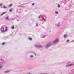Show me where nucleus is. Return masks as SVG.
<instances>
[{
  "label": "nucleus",
  "mask_w": 74,
  "mask_h": 74,
  "mask_svg": "<svg viewBox=\"0 0 74 74\" xmlns=\"http://www.w3.org/2000/svg\"><path fill=\"white\" fill-rule=\"evenodd\" d=\"M3 8H4V9H6V8H7V7H5V6H4L3 7Z\"/></svg>",
  "instance_id": "f8f14e48"
},
{
  "label": "nucleus",
  "mask_w": 74,
  "mask_h": 74,
  "mask_svg": "<svg viewBox=\"0 0 74 74\" xmlns=\"http://www.w3.org/2000/svg\"><path fill=\"white\" fill-rule=\"evenodd\" d=\"M2 5H3V4H0V7H1V6H2Z\"/></svg>",
  "instance_id": "f3484780"
},
{
  "label": "nucleus",
  "mask_w": 74,
  "mask_h": 74,
  "mask_svg": "<svg viewBox=\"0 0 74 74\" xmlns=\"http://www.w3.org/2000/svg\"><path fill=\"white\" fill-rule=\"evenodd\" d=\"M32 53H34V52H32Z\"/></svg>",
  "instance_id": "473e14b6"
},
{
  "label": "nucleus",
  "mask_w": 74,
  "mask_h": 74,
  "mask_svg": "<svg viewBox=\"0 0 74 74\" xmlns=\"http://www.w3.org/2000/svg\"><path fill=\"white\" fill-rule=\"evenodd\" d=\"M1 68H2V66H0V69H1Z\"/></svg>",
  "instance_id": "bb28decb"
},
{
  "label": "nucleus",
  "mask_w": 74,
  "mask_h": 74,
  "mask_svg": "<svg viewBox=\"0 0 74 74\" xmlns=\"http://www.w3.org/2000/svg\"><path fill=\"white\" fill-rule=\"evenodd\" d=\"M5 28H6V29H7V27H5Z\"/></svg>",
  "instance_id": "2f4dec72"
},
{
  "label": "nucleus",
  "mask_w": 74,
  "mask_h": 74,
  "mask_svg": "<svg viewBox=\"0 0 74 74\" xmlns=\"http://www.w3.org/2000/svg\"><path fill=\"white\" fill-rule=\"evenodd\" d=\"M52 45V44L51 42L49 43H48L47 44V45L45 46L46 48H49V47L50 46H51V45Z\"/></svg>",
  "instance_id": "f03ea898"
},
{
  "label": "nucleus",
  "mask_w": 74,
  "mask_h": 74,
  "mask_svg": "<svg viewBox=\"0 0 74 74\" xmlns=\"http://www.w3.org/2000/svg\"><path fill=\"white\" fill-rule=\"evenodd\" d=\"M51 42V43L52 44V45H53V44H57L58 42H59V40L58 39H56L53 42Z\"/></svg>",
  "instance_id": "f257e3e1"
},
{
  "label": "nucleus",
  "mask_w": 74,
  "mask_h": 74,
  "mask_svg": "<svg viewBox=\"0 0 74 74\" xmlns=\"http://www.w3.org/2000/svg\"><path fill=\"white\" fill-rule=\"evenodd\" d=\"M34 54L36 56V54L35 53H34Z\"/></svg>",
  "instance_id": "7c9ffc66"
},
{
  "label": "nucleus",
  "mask_w": 74,
  "mask_h": 74,
  "mask_svg": "<svg viewBox=\"0 0 74 74\" xmlns=\"http://www.w3.org/2000/svg\"><path fill=\"white\" fill-rule=\"evenodd\" d=\"M69 40H67V42H69Z\"/></svg>",
  "instance_id": "cd10ccee"
},
{
  "label": "nucleus",
  "mask_w": 74,
  "mask_h": 74,
  "mask_svg": "<svg viewBox=\"0 0 74 74\" xmlns=\"http://www.w3.org/2000/svg\"><path fill=\"white\" fill-rule=\"evenodd\" d=\"M2 29H4V27H3V26H2Z\"/></svg>",
  "instance_id": "a878e982"
},
{
  "label": "nucleus",
  "mask_w": 74,
  "mask_h": 74,
  "mask_svg": "<svg viewBox=\"0 0 74 74\" xmlns=\"http://www.w3.org/2000/svg\"><path fill=\"white\" fill-rule=\"evenodd\" d=\"M67 35H64V38H66V37H67Z\"/></svg>",
  "instance_id": "0eeeda50"
},
{
  "label": "nucleus",
  "mask_w": 74,
  "mask_h": 74,
  "mask_svg": "<svg viewBox=\"0 0 74 74\" xmlns=\"http://www.w3.org/2000/svg\"><path fill=\"white\" fill-rule=\"evenodd\" d=\"M73 64H68V65H66V66L67 67H70V66H73Z\"/></svg>",
  "instance_id": "20e7f679"
},
{
  "label": "nucleus",
  "mask_w": 74,
  "mask_h": 74,
  "mask_svg": "<svg viewBox=\"0 0 74 74\" xmlns=\"http://www.w3.org/2000/svg\"><path fill=\"white\" fill-rule=\"evenodd\" d=\"M34 5V3L32 4V5Z\"/></svg>",
  "instance_id": "393cba45"
},
{
  "label": "nucleus",
  "mask_w": 74,
  "mask_h": 74,
  "mask_svg": "<svg viewBox=\"0 0 74 74\" xmlns=\"http://www.w3.org/2000/svg\"><path fill=\"white\" fill-rule=\"evenodd\" d=\"M5 19H7V20H8V19H9V18H8V17H6V18Z\"/></svg>",
  "instance_id": "4468645a"
},
{
  "label": "nucleus",
  "mask_w": 74,
  "mask_h": 74,
  "mask_svg": "<svg viewBox=\"0 0 74 74\" xmlns=\"http://www.w3.org/2000/svg\"><path fill=\"white\" fill-rule=\"evenodd\" d=\"M2 32H3V33L4 32H5V30H3V31H2Z\"/></svg>",
  "instance_id": "4be33fe9"
},
{
  "label": "nucleus",
  "mask_w": 74,
  "mask_h": 74,
  "mask_svg": "<svg viewBox=\"0 0 74 74\" xmlns=\"http://www.w3.org/2000/svg\"><path fill=\"white\" fill-rule=\"evenodd\" d=\"M10 71H5V73H8L9 72H10Z\"/></svg>",
  "instance_id": "423d86ee"
},
{
  "label": "nucleus",
  "mask_w": 74,
  "mask_h": 74,
  "mask_svg": "<svg viewBox=\"0 0 74 74\" xmlns=\"http://www.w3.org/2000/svg\"><path fill=\"white\" fill-rule=\"evenodd\" d=\"M60 5L58 4V7H60Z\"/></svg>",
  "instance_id": "a211bd4d"
},
{
  "label": "nucleus",
  "mask_w": 74,
  "mask_h": 74,
  "mask_svg": "<svg viewBox=\"0 0 74 74\" xmlns=\"http://www.w3.org/2000/svg\"><path fill=\"white\" fill-rule=\"evenodd\" d=\"M55 13H56V14H58V12H56Z\"/></svg>",
  "instance_id": "6ab92c4d"
},
{
  "label": "nucleus",
  "mask_w": 74,
  "mask_h": 74,
  "mask_svg": "<svg viewBox=\"0 0 74 74\" xmlns=\"http://www.w3.org/2000/svg\"><path fill=\"white\" fill-rule=\"evenodd\" d=\"M9 11L10 12H11L12 11V10H11V9H10Z\"/></svg>",
  "instance_id": "dca6fc26"
},
{
  "label": "nucleus",
  "mask_w": 74,
  "mask_h": 74,
  "mask_svg": "<svg viewBox=\"0 0 74 74\" xmlns=\"http://www.w3.org/2000/svg\"><path fill=\"white\" fill-rule=\"evenodd\" d=\"M60 23H59L58 24H55V26H56L57 27H59V26H60V24H59Z\"/></svg>",
  "instance_id": "39448f33"
},
{
  "label": "nucleus",
  "mask_w": 74,
  "mask_h": 74,
  "mask_svg": "<svg viewBox=\"0 0 74 74\" xmlns=\"http://www.w3.org/2000/svg\"><path fill=\"white\" fill-rule=\"evenodd\" d=\"M40 17H41V15H40L39 16V18L40 19Z\"/></svg>",
  "instance_id": "ddd939ff"
},
{
  "label": "nucleus",
  "mask_w": 74,
  "mask_h": 74,
  "mask_svg": "<svg viewBox=\"0 0 74 74\" xmlns=\"http://www.w3.org/2000/svg\"><path fill=\"white\" fill-rule=\"evenodd\" d=\"M28 39L29 40H30V41H32V39H31V38H28Z\"/></svg>",
  "instance_id": "9d476101"
},
{
  "label": "nucleus",
  "mask_w": 74,
  "mask_h": 74,
  "mask_svg": "<svg viewBox=\"0 0 74 74\" xmlns=\"http://www.w3.org/2000/svg\"><path fill=\"white\" fill-rule=\"evenodd\" d=\"M11 29H14V26H12V27H11Z\"/></svg>",
  "instance_id": "1a4fd4ad"
},
{
  "label": "nucleus",
  "mask_w": 74,
  "mask_h": 74,
  "mask_svg": "<svg viewBox=\"0 0 74 74\" xmlns=\"http://www.w3.org/2000/svg\"><path fill=\"white\" fill-rule=\"evenodd\" d=\"M45 37H46V36H43V37H42V38H45Z\"/></svg>",
  "instance_id": "2eb2a0df"
},
{
  "label": "nucleus",
  "mask_w": 74,
  "mask_h": 74,
  "mask_svg": "<svg viewBox=\"0 0 74 74\" xmlns=\"http://www.w3.org/2000/svg\"><path fill=\"white\" fill-rule=\"evenodd\" d=\"M4 44H5V43H2V45H4Z\"/></svg>",
  "instance_id": "aec40b11"
},
{
  "label": "nucleus",
  "mask_w": 74,
  "mask_h": 74,
  "mask_svg": "<svg viewBox=\"0 0 74 74\" xmlns=\"http://www.w3.org/2000/svg\"><path fill=\"white\" fill-rule=\"evenodd\" d=\"M30 56L31 58H33V56L31 55Z\"/></svg>",
  "instance_id": "412c9836"
},
{
  "label": "nucleus",
  "mask_w": 74,
  "mask_h": 74,
  "mask_svg": "<svg viewBox=\"0 0 74 74\" xmlns=\"http://www.w3.org/2000/svg\"><path fill=\"white\" fill-rule=\"evenodd\" d=\"M5 13H6V12H5L3 13L1 15V16H2V15H4V14H5Z\"/></svg>",
  "instance_id": "6e6552de"
},
{
  "label": "nucleus",
  "mask_w": 74,
  "mask_h": 74,
  "mask_svg": "<svg viewBox=\"0 0 74 74\" xmlns=\"http://www.w3.org/2000/svg\"><path fill=\"white\" fill-rule=\"evenodd\" d=\"M5 31H7V29H5Z\"/></svg>",
  "instance_id": "b1692460"
},
{
  "label": "nucleus",
  "mask_w": 74,
  "mask_h": 74,
  "mask_svg": "<svg viewBox=\"0 0 74 74\" xmlns=\"http://www.w3.org/2000/svg\"><path fill=\"white\" fill-rule=\"evenodd\" d=\"M34 47H36V48H42V46L40 45H34Z\"/></svg>",
  "instance_id": "7ed1b4c3"
},
{
  "label": "nucleus",
  "mask_w": 74,
  "mask_h": 74,
  "mask_svg": "<svg viewBox=\"0 0 74 74\" xmlns=\"http://www.w3.org/2000/svg\"><path fill=\"white\" fill-rule=\"evenodd\" d=\"M36 26H38V24H37L36 25Z\"/></svg>",
  "instance_id": "c756f323"
},
{
  "label": "nucleus",
  "mask_w": 74,
  "mask_h": 74,
  "mask_svg": "<svg viewBox=\"0 0 74 74\" xmlns=\"http://www.w3.org/2000/svg\"><path fill=\"white\" fill-rule=\"evenodd\" d=\"M44 16L45 18H47V17L46 16Z\"/></svg>",
  "instance_id": "c85d7f7f"
},
{
  "label": "nucleus",
  "mask_w": 74,
  "mask_h": 74,
  "mask_svg": "<svg viewBox=\"0 0 74 74\" xmlns=\"http://www.w3.org/2000/svg\"><path fill=\"white\" fill-rule=\"evenodd\" d=\"M47 21V20L46 19H45V20H44L43 21L44 22H45V21Z\"/></svg>",
  "instance_id": "5701e85b"
},
{
  "label": "nucleus",
  "mask_w": 74,
  "mask_h": 74,
  "mask_svg": "<svg viewBox=\"0 0 74 74\" xmlns=\"http://www.w3.org/2000/svg\"><path fill=\"white\" fill-rule=\"evenodd\" d=\"M12 4H11L9 6H10V7H11V6H12Z\"/></svg>",
  "instance_id": "9b49d317"
}]
</instances>
